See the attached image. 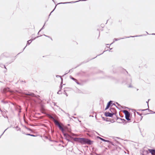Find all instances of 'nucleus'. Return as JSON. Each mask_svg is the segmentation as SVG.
Instances as JSON below:
<instances>
[{"instance_id":"obj_41","label":"nucleus","mask_w":155,"mask_h":155,"mask_svg":"<svg viewBox=\"0 0 155 155\" xmlns=\"http://www.w3.org/2000/svg\"><path fill=\"white\" fill-rule=\"evenodd\" d=\"M31 136H32V137H36V135H33V134H31Z\"/></svg>"},{"instance_id":"obj_27","label":"nucleus","mask_w":155,"mask_h":155,"mask_svg":"<svg viewBox=\"0 0 155 155\" xmlns=\"http://www.w3.org/2000/svg\"><path fill=\"white\" fill-rule=\"evenodd\" d=\"M57 94H61V90H60L57 92Z\"/></svg>"},{"instance_id":"obj_56","label":"nucleus","mask_w":155,"mask_h":155,"mask_svg":"<svg viewBox=\"0 0 155 155\" xmlns=\"http://www.w3.org/2000/svg\"><path fill=\"white\" fill-rule=\"evenodd\" d=\"M152 35H155V33H152L151 34Z\"/></svg>"},{"instance_id":"obj_62","label":"nucleus","mask_w":155,"mask_h":155,"mask_svg":"<svg viewBox=\"0 0 155 155\" xmlns=\"http://www.w3.org/2000/svg\"><path fill=\"white\" fill-rule=\"evenodd\" d=\"M124 108H128V107H124Z\"/></svg>"},{"instance_id":"obj_22","label":"nucleus","mask_w":155,"mask_h":155,"mask_svg":"<svg viewBox=\"0 0 155 155\" xmlns=\"http://www.w3.org/2000/svg\"><path fill=\"white\" fill-rule=\"evenodd\" d=\"M57 107L59 108V109L61 111H62L63 112L65 113V111L63 110L60 107H59L58 106H57Z\"/></svg>"},{"instance_id":"obj_47","label":"nucleus","mask_w":155,"mask_h":155,"mask_svg":"<svg viewBox=\"0 0 155 155\" xmlns=\"http://www.w3.org/2000/svg\"><path fill=\"white\" fill-rule=\"evenodd\" d=\"M62 84H63V81H61V82L60 85H62Z\"/></svg>"},{"instance_id":"obj_7","label":"nucleus","mask_w":155,"mask_h":155,"mask_svg":"<svg viewBox=\"0 0 155 155\" xmlns=\"http://www.w3.org/2000/svg\"><path fill=\"white\" fill-rule=\"evenodd\" d=\"M86 0H79L76 1H72L71 2H60L58 4H66L68 3H76L80 1H86Z\"/></svg>"},{"instance_id":"obj_12","label":"nucleus","mask_w":155,"mask_h":155,"mask_svg":"<svg viewBox=\"0 0 155 155\" xmlns=\"http://www.w3.org/2000/svg\"><path fill=\"white\" fill-rule=\"evenodd\" d=\"M97 139H99L104 142H110V141L109 140H105V139H104L99 136H97Z\"/></svg>"},{"instance_id":"obj_48","label":"nucleus","mask_w":155,"mask_h":155,"mask_svg":"<svg viewBox=\"0 0 155 155\" xmlns=\"http://www.w3.org/2000/svg\"><path fill=\"white\" fill-rule=\"evenodd\" d=\"M20 81L21 82H24L25 83V81H22V80H20Z\"/></svg>"},{"instance_id":"obj_59","label":"nucleus","mask_w":155,"mask_h":155,"mask_svg":"<svg viewBox=\"0 0 155 155\" xmlns=\"http://www.w3.org/2000/svg\"><path fill=\"white\" fill-rule=\"evenodd\" d=\"M117 143H119V142L117 141Z\"/></svg>"},{"instance_id":"obj_30","label":"nucleus","mask_w":155,"mask_h":155,"mask_svg":"<svg viewBox=\"0 0 155 155\" xmlns=\"http://www.w3.org/2000/svg\"><path fill=\"white\" fill-rule=\"evenodd\" d=\"M25 127L28 130L31 131V129L30 128H28L25 126Z\"/></svg>"},{"instance_id":"obj_3","label":"nucleus","mask_w":155,"mask_h":155,"mask_svg":"<svg viewBox=\"0 0 155 155\" xmlns=\"http://www.w3.org/2000/svg\"><path fill=\"white\" fill-rule=\"evenodd\" d=\"M127 72L128 75L127 76L125 80L122 81L123 83H125L126 84H130L128 87L131 88L133 86L131 85V83L132 82V78L130 74H128V73L126 70H124Z\"/></svg>"},{"instance_id":"obj_32","label":"nucleus","mask_w":155,"mask_h":155,"mask_svg":"<svg viewBox=\"0 0 155 155\" xmlns=\"http://www.w3.org/2000/svg\"><path fill=\"white\" fill-rule=\"evenodd\" d=\"M8 128H7L6 129H5L4 131V132L2 133V134L0 136V138L1 137V136L3 135V134H4V132H5V131L8 129Z\"/></svg>"},{"instance_id":"obj_60","label":"nucleus","mask_w":155,"mask_h":155,"mask_svg":"<svg viewBox=\"0 0 155 155\" xmlns=\"http://www.w3.org/2000/svg\"><path fill=\"white\" fill-rule=\"evenodd\" d=\"M39 32H39V31L38 32V35H39Z\"/></svg>"},{"instance_id":"obj_33","label":"nucleus","mask_w":155,"mask_h":155,"mask_svg":"<svg viewBox=\"0 0 155 155\" xmlns=\"http://www.w3.org/2000/svg\"><path fill=\"white\" fill-rule=\"evenodd\" d=\"M137 112V114H138V115H139L140 116H141L142 115V114H140V113H139V112Z\"/></svg>"},{"instance_id":"obj_25","label":"nucleus","mask_w":155,"mask_h":155,"mask_svg":"<svg viewBox=\"0 0 155 155\" xmlns=\"http://www.w3.org/2000/svg\"><path fill=\"white\" fill-rule=\"evenodd\" d=\"M149 110V108H148L147 109H140V110H141V111H145V110Z\"/></svg>"},{"instance_id":"obj_50","label":"nucleus","mask_w":155,"mask_h":155,"mask_svg":"<svg viewBox=\"0 0 155 155\" xmlns=\"http://www.w3.org/2000/svg\"><path fill=\"white\" fill-rule=\"evenodd\" d=\"M3 66L4 68L5 69H7L6 68V67L5 66V65H3Z\"/></svg>"},{"instance_id":"obj_43","label":"nucleus","mask_w":155,"mask_h":155,"mask_svg":"<svg viewBox=\"0 0 155 155\" xmlns=\"http://www.w3.org/2000/svg\"><path fill=\"white\" fill-rule=\"evenodd\" d=\"M150 111H151L152 112V113L153 114H155V112H154V111H153L151 110H149Z\"/></svg>"},{"instance_id":"obj_44","label":"nucleus","mask_w":155,"mask_h":155,"mask_svg":"<svg viewBox=\"0 0 155 155\" xmlns=\"http://www.w3.org/2000/svg\"><path fill=\"white\" fill-rule=\"evenodd\" d=\"M71 71H72V69H70V70H69V71H68V73H66L65 74H67L68 73V72H71Z\"/></svg>"},{"instance_id":"obj_5","label":"nucleus","mask_w":155,"mask_h":155,"mask_svg":"<svg viewBox=\"0 0 155 155\" xmlns=\"http://www.w3.org/2000/svg\"><path fill=\"white\" fill-rule=\"evenodd\" d=\"M116 113H114V112L110 113L109 112H106L104 113V115L106 117H113L114 115H116Z\"/></svg>"},{"instance_id":"obj_61","label":"nucleus","mask_w":155,"mask_h":155,"mask_svg":"<svg viewBox=\"0 0 155 155\" xmlns=\"http://www.w3.org/2000/svg\"><path fill=\"white\" fill-rule=\"evenodd\" d=\"M46 139H48V137H46Z\"/></svg>"},{"instance_id":"obj_42","label":"nucleus","mask_w":155,"mask_h":155,"mask_svg":"<svg viewBox=\"0 0 155 155\" xmlns=\"http://www.w3.org/2000/svg\"><path fill=\"white\" fill-rule=\"evenodd\" d=\"M56 77H57V78H58V77H61V76L60 75H56Z\"/></svg>"},{"instance_id":"obj_15","label":"nucleus","mask_w":155,"mask_h":155,"mask_svg":"<svg viewBox=\"0 0 155 155\" xmlns=\"http://www.w3.org/2000/svg\"><path fill=\"white\" fill-rule=\"evenodd\" d=\"M114 38V41H113V42L112 43H111V44H113V43H114L115 41H118V40H120L121 39H124V38Z\"/></svg>"},{"instance_id":"obj_37","label":"nucleus","mask_w":155,"mask_h":155,"mask_svg":"<svg viewBox=\"0 0 155 155\" xmlns=\"http://www.w3.org/2000/svg\"><path fill=\"white\" fill-rule=\"evenodd\" d=\"M62 85H60V90H61L62 88Z\"/></svg>"},{"instance_id":"obj_35","label":"nucleus","mask_w":155,"mask_h":155,"mask_svg":"<svg viewBox=\"0 0 155 155\" xmlns=\"http://www.w3.org/2000/svg\"><path fill=\"white\" fill-rule=\"evenodd\" d=\"M44 35V36H45L46 37H48L49 38H51V40H52V38H51V37H50L49 36L46 35Z\"/></svg>"},{"instance_id":"obj_1","label":"nucleus","mask_w":155,"mask_h":155,"mask_svg":"<svg viewBox=\"0 0 155 155\" xmlns=\"http://www.w3.org/2000/svg\"><path fill=\"white\" fill-rule=\"evenodd\" d=\"M52 118L53 119L54 123L57 125L60 130L61 131L65 137V139L67 140L68 142H71L73 143H74L73 141L77 142L78 137H74L69 135V133L64 132L63 128L60 125L58 122L54 117H52Z\"/></svg>"},{"instance_id":"obj_6","label":"nucleus","mask_w":155,"mask_h":155,"mask_svg":"<svg viewBox=\"0 0 155 155\" xmlns=\"http://www.w3.org/2000/svg\"><path fill=\"white\" fill-rule=\"evenodd\" d=\"M41 36V35H40V36H38L35 37V38H34L33 39H31L30 40H28L27 41V44L23 48V51H22V52L25 49V48L27 46V45H29L30 44V43L32 41H33V40H35L36 38H38L40 36Z\"/></svg>"},{"instance_id":"obj_11","label":"nucleus","mask_w":155,"mask_h":155,"mask_svg":"<svg viewBox=\"0 0 155 155\" xmlns=\"http://www.w3.org/2000/svg\"><path fill=\"white\" fill-rule=\"evenodd\" d=\"M148 150L152 155H155V149H148Z\"/></svg>"},{"instance_id":"obj_52","label":"nucleus","mask_w":155,"mask_h":155,"mask_svg":"<svg viewBox=\"0 0 155 155\" xmlns=\"http://www.w3.org/2000/svg\"><path fill=\"white\" fill-rule=\"evenodd\" d=\"M54 106H57V105H56V103H54Z\"/></svg>"},{"instance_id":"obj_19","label":"nucleus","mask_w":155,"mask_h":155,"mask_svg":"<svg viewBox=\"0 0 155 155\" xmlns=\"http://www.w3.org/2000/svg\"><path fill=\"white\" fill-rule=\"evenodd\" d=\"M117 120L118 119H120L121 120L124 121L123 122V123H124V122H125V124H126L127 122L126 121V120L124 119H122L121 118H119V117H117Z\"/></svg>"},{"instance_id":"obj_58","label":"nucleus","mask_w":155,"mask_h":155,"mask_svg":"<svg viewBox=\"0 0 155 155\" xmlns=\"http://www.w3.org/2000/svg\"><path fill=\"white\" fill-rule=\"evenodd\" d=\"M108 48H109V49H110V50H111V49H112V48H110V47H109Z\"/></svg>"},{"instance_id":"obj_45","label":"nucleus","mask_w":155,"mask_h":155,"mask_svg":"<svg viewBox=\"0 0 155 155\" xmlns=\"http://www.w3.org/2000/svg\"><path fill=\"white\" fill-rule=\"evenodd\" d=\"M110 121L111 122V123H113L114 122V120H112V121Z\"/></svg>"},{"instance_id":"obj_55","label":"nucleus","mask_w":155,"mask_h":155,"mask_svg":"<svg viewBox=\"0 0 155 155\" xmlns=\"http://www.w3.org/2000/svg\"><path fill=\"white\" fill-rule=\"evenodd\" d=\"M111 44L110 45L109 44H107V45H111Z\"/></svg>"},{"instance_id":"obj_51","label":"nucleus","mask_w":155,"mask_h":155,"mask_svg":"<svg viewBox=\"0 0 155 155\" xmlns=\"http://www.w3.org/2000/svg\"><path fill=\"white\" fill-rule=\"evenodd\" d=\"M101 27H103V24H101Z\"/></svg>"},{"instance_id":"obj_14","label":"nucleus","mask_w":155,"mask_h":155,"mask_svg":"<svg viewBox=\"0 0 155 155\" xmlns=\"http://www.w3.org/2000/svg\"><path fill=\"white\" fill-rule=\"evenodd\" d=\"M110 110L111 113H112V112H114V113H116V111L115 110V109L114 108L111 107L110 109Z\"/></svg>"},{"instance_id":"obj_29","label":"nucleus","mask_w":155,"mask_h":155,"mask_svg":"<svg viewBox=\"0 0 155 155\" xmlns=\"http://www.w3.org/2000/svg\"><path fill=\"white\" fill-rule=\"evenodd\" d=\"M150 100V99H149L148 100V101H146V103L147 104V106H148V108H149V104H148V103H149V101Z\"/></svg>"},{"instance_id":"obj_2","label":"nucleus","mask_w":155,"mask_h":155,"mask_svg":"<svg viewBox=\"0 0 155 155\" xmlns=\"http://www.w3.org/2000/svg\"><path fill=\"white\" fill-rule=\"evenodd\" d=\"M78 142L82 144H86L91 145L93 144L94 141L91 140L88 138L84 137H78Z\"/></svg>"},{"instance_id":"obj_40","label":"nucleus","mask_w":155,"mask_h":155,"mask_svg":"<svg viewBox=\"0 0 155 155\" xmlns=\"http://www.w3.org/2000/svg\"><path fill=\"white\" fill-rule=\"evenodd\" d=\"M78 84H80V83L78 82V81L77 80V81H75Z\"/></svg>"},{"instance_id":"obj_18","label":"nucleus","mask_w":155,"mask_h":155,"mask_svg":"<svg viewBox=\"0 0 155 155\" xmlns=\"http://www.w3.org/2000/svg\"><path fill=\"white\" fill-rule=\"evenodd\" d=\"M117 120L118 119H120L121 120L124 121L123 122V123H124V122H125V124H126L127 122L126 121V120L124 119H122L121 118H119V117H117Z\"/></svg>"},{"instance_id":"obj_63","label":"nucleus","mask_w":155,"mask_h":155,"mask_svg":"<svg viewBox=\"0 0 155 155\" xmlns=\"http://www.w3.org/2000/svg\"><path fill=\"white\" fill-rule=\"evenodd\" d=\"M142 155H144V153H142Z\"/></svg>"},{"instance_id":"obj_53","label":"nucleus","mask_w":155,"mask_h":155,"mask_svg":"<svg viewBox=\"0 0 155 155\" xmlns=\"http://www.w3.org/2000/svg\"><path fill=\"white\" fill-rule=\"evenodd\" d=\"M61 81H63V78H62L61 77Z\"/></svg>"},{"instance_id":"obj_49","label":"nucleus","mask_w":155,"mask_h":155,"mask_svg":"<svg viewBox=\"0 0 155 155\" xmlns=\"http://www.w3.org/2000/svg\"><path fill=\"white\" fill-rule=\"evenodd\" d=\"M141 116V118H140V121L141 120H142V118H143V116Z\"/></svg>"},{"instance_id":"obj_20","label":"nucleus","mask_w":155,"mask_h":155,"mask_svg":"<svg viewBox=\"0 0 155 155\" xmlns=\"http://www.w3.org/2000/svg\"><path fill=\"white\" fill-rule=\"evenodd\" d=\"M70 78L71 79H72V80H73V81H77V80L76 79L74 78H73V77H72L71 76H70Z\"/></svg>"},{"instance_id":"obj_34","label":"nucleus","mask_w":155,"mask_h":155,"mask_svg":"<svg viewBox=\"0 0 155 155\" xmlns=\"http://www.w3.org/2000/svg\"><path fill=\"white\" fill-rule=\"evenodd\" d=\"M2 102L4 104H6L7 103V102L6 101H4V100H2Z\"/></svg>"},{"instance_id":"obj_10","label":"nucleus","mask_w":155,"mask_h":155,"mask_svg":"<svg viewBox=\"0 0 155 155\" xmlns=\"http://www.w3.org/2000/svg\"><path fill=\"white\" fill-rule=\"evenodd\" d=\"M64 130V132L65 133H70L71 132V129L67 127V126H65L64 127V128H63Z\"/></svg>"},{"instance_id":"obj_54","label":"nucleus","mask_w":155,"mask_h":155,"mask_svg":"<svg viewBox=\"0 0 155 155\" xmlns=\"http://www.w3.org/2000/svg\"><path fill=\"white\" fill-rule=\"evenodd\" d=\"M96 133L98 134V135H99V136H101L98 133H97V132H96Z\"/></svg>"},{"instance_id":"obj_31","label":"nucleus","mask_w":155,"mask_h":155,"mask_svg":"<svg viewBox=\"0 0 155 155\" xmlns=\"http://www.w3.org/2000/svg\"><path fill=\"white\" fill-rule=\"evenodd\" d=\"M112 105H114V106H115L117 109L120 110V109L117 107V106L115 104H112Z\"/></svg>"},{"instance_id":"obj_57","label":"nucleus","mask_w":155,"mask_h":155,"mask_svg":"<svg viewBox=\"0 0 155 155\" xmlns=\"http://www.w3.org/2000/svg\"><path fill=\"white\" fill-rule=\"evenodd\" d=\"M22 133H23V134H25L24 132H22Z\"/></svg>"},{"instance_id":"obj_4","label":"nucleus","mask_w":155,"mask_h":155,"mask_svg":"<svg viewBox=\"0 0 155 155\" xmlns=\"http://www.w3.org/2000/svg\"><path fill=\"white\" fill-rule=\"evenodd\" d=\"M122 112L125 115V118L129 122H130L131 120V119L130 118V114L127 110H123Z\"/></svg>"},{"instance_id":"obj_13","label":"nucleus","mask_w":155,"mask_h":155,"mask_svg":"<svg viewBox=\"0 0 155 155\" xmlns=\"http://www.w3.org/2000/svg\"><path fill=\"white\" fill-rule=\"evenodd\" d=\"M26 97H28V96L31 97H34L35 96V94L29 92L28 93H26Z\"/></svg>"},{"instance_id":"obj_36","label":"nucleus","mask_w":155,"mask_h":155,"mask_svg":"<svg viewBox=\"0 0 155 155\" xmlns=\"http://www.w3.org/2000/svg\"><path fill=\"white\" fill-rule=\"evenodd\" d=\"M31 134H28V133H27V134H25L26 135H28V136H31Z\"/></svg>"},{"instance_id":"obj_21","label":"nucleus","mask_w":155,"mask_h":155,"mask_svg":"<svg viewBox=\"0 0 155 155\" xmlns=\"http://www.w3.org/2000/svg\"><path fill=\"white\" fill-rule=\"evenodd\" d=\"M143 35H136L135 36H130V37H126L125 38H129L130 37H139V36H143Z\"/></svg>"},{"instance_id":"obj_9","label":"nucleus","mask_w":155,"mask_h":155,"mask_svg":"<svg viewBox=\"0 0 155 155\" xmlns=\"http://www.w3.org/2000/svg\"><path fill=\"white\" fill-rule=\"evenodd\" d=\"M112 103L113 101H110L109 102H108L107 104V106L106 107L105 109L104 110H107L108 109L110 106H111Z\"/></svg>"},{"instance_id":"obj_38","label":"nucleus","mask_w":155,"mask_h":155,"mask_svg":"<svg viewBox=\"0 0 155 155\" xmlns=\"http://www.w3.org/2000/svg\"><path fill=\"white\" fill-rule=\"evenodd\" d=\"M108 143H109L110 144H111L113 145H114V144L113 143L111 142H110H110H108Z\"/></svg>"},{"instance_id":"obj_46","label":"nucleus","mask_w":155,"mask_h":155,"mask_svg":"<svg viewBox=\"0 0 155 155\" xmlns=\"http://www.w3.org/2000/svg\"><path fill=\"white\" fill-rule=\"evenodd\" d=\"M14 60L15 59H12V60L9 63H11L13 62L14 61Z\"/></svg>"},{"instance_id":"obj_17","label":"nucleus","mask_w":155,"mask_h":155,"mask_svg":"<svg viewBox=\"0 0 155 155\" xmlns=\"http://www.w3.org/2000/svg\"><path fill=\"white\" fill-rule=\"evenodd\" d=\"M70 134H69V135L73 137H75L77 136V135L75 134L71 133V132L70 133Z\"/></svg>"},{"instance_id":"obj_28","label":"nucleus","mask_w":155,"mask_h":155,"mask_svg":"<svg viewBox=\"0 0 155 155\" xmlns=\"http://www.w3.org/2000/svg\"><path fill=\"white\" fill-rule=\"evenodd\" d=\"M116 103L117 104L118 106H119L120 107H122V108H123V107H122L121 106V105L120 104H119V103H118L117 102H116Z\"/></svg>"},{"instance_id":"obj_64","label":"nucleus","mask_w":155,"mask_h":155,"mask_svg":"<svg viewBox=\"0 0 155 155\" xmlns=\"http://www.w3.org/2000/svg\"><path fill=\"white\" fill-rule=\"evenodd\" d=\"M146 32L147 33V34H149L146 31Z\"/></svg>"},{"instance_id":"obj_26","label":"nucleus","mask_w":155,"mask_h":155,"mask_svg":"<svg viewBox=\"0 0 155 155\" xmlns=\"http://www.w3.org/2000/svg\"><path fill=\"white\" fill-rule=\"evenodd\" d=\"M45 23L44 25H43V27L39 31V32H40L44 28V26L45 25Z\"/></svg>"},{"instance_id":"obj_8","label":"nucleus","mask_w":155,"mask_h":155,"mask_svg":"<svg viewBox=\"0 0 155 155\" xmlns=\"http://www.w3.org/2000/svg\"><path fill=\"white\" fill-rule=\"evenodd\" d=\"M110 51V50H105V51H104L103 52V53H102L101 54H98V55H97V56H96L94 58H92V59H87V61H83V62H82V63H87V62H88L90 60H92V59H94V58H96V57H97V56H99V55H100L102 54H103V53L104 52H105V51Z\"/></svg>"},{"instance_id":"obj_23","label":"nucleus","mask_w":155,"mask_h":155,"mask_svg":"<svg viewBox=\"0 0 155 155\" xmlns=\"http://www.w3.org/2000/svg\"><path fill=\"white\" fill-rule=\"evenodd\" d=\"M16 130L17 131L19 130L20 131V130H21L20 128L18 126L16 127Z\"/></svg>"},{"instance_id":"obj_24","label":"nucleus","mask_w":155,"mask_h":155,"mask_svg":"<svg viewBox=\"0 0 155 155\" xmlns=\"http://www.w3.org/2000/svg\"><path fill=\"white\" fill-rule=\"evenodd\" d=\"M57 5H55V7L54 8V9L51 12V13H50V14L49 15V17L50 15H51V13H52L54 11V10H55V8H56Z\"/></svg>"},{"instance_id":"obj_39","label":"nucleus","mask_w":155,"mask_h":155,"mask_svg":"<svg viewBox=\"0 0 155 155\" xmlns=\"http://www.w3.org/2000/svg\"><path fill=\"white\" fill-rule=\"evenodd\" d=\"M64 92H65L64 94H65L66 95V96H68V94H67V93L65 92V90H64Z\"/></svg>"},{"instance_id":"obj_16","label":"nucleus","mask_w":155,"mask_h":155,"mask_svg":"<svg viewBox=\"0 0 155 155\" xmlns=\"http://www.w3.org/2000/svg\"><path fill=\"white\" fill-rule=\"evenodd\" d=\"M102 118L104 120H105L107 121H110V118L105 117H102Z\"/></svg>"}]
</instances>
